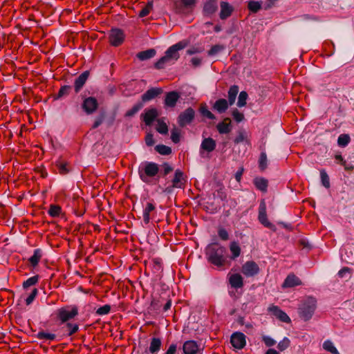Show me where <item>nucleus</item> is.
Here are the masks:
<instances>
[{
    "label": "nucleus",
    "mask_w": 354,
    "mask_h": 354,
    "mask_svg": "<svg viewBox=\"0 0 354 354\" xmlns=\"http://www.w3.org/2000/svg\"><path fill=\"white\" fill-rule=\"evenodd\" d=\"M205 254L207 261L218 268L223 266L227 261V249L217 241L209 243L205 249Z\"/></svg>",
    "instance_id": "f257e3e1"
},
{
    "label": "nucleus",
    "mask_w": 354,
    "mask_h": 354,
    "mask_svg": "<svg viewBox=\"0 0 354 354\" xmlns=\"http://www.w3.org/2000/svg\"><path fill=\"white\" fill-rule=\"evenodd\" d=\"M188 44L186 40H182L169 47L165 52V55L160 58L155 64L156 69H163L167 65L174 64L179 58V50L184 49Z\"/></svg>",
    "instance_id": "f03ea898"
},
{
    "label": "nucleus",
    "mask_w": 354,
    "mask_h": 354,
    "mask_svg": "<svg viewBox=\"0 0 354 354\" xmlns=\"http://www.w3.org/2000/svg\"><path fill=\"white\" fill-rule=\"evenodd\" d=\"M160 171L159 165L153 162L145 161L138 167V175L140 180L145 183H150L151 179L156 176Z\"/></svg>",
    "instance_id": "7ed1b4c3"
},
{
    "label": "nucleus",
    "mask_w": 354,
    "mask_h": 354,
    "mask_svg": "<svg viewBox=\"0 0 354 354\" xmlns=\"http://www.w3.org/2000/svg\"><path fill=\"white\" fill-rule=\"evenodd\" d=\"M317 300L313 297L306 298L299 307L301 319L306 322L310 319L316 309Z\"/></svg>",
    "instance_id": "20e7f679"
},
{
    "label": "nucleus",
    "mask_w": 354,
    "mask_h": 354,
    "mask_svg": "<svg viewBox=\"0 0 354 354\" xmlns=\"http://www.w3.org/2000/svg\"><path fill=\"white\" fill-rule=\"evenodd\" d=\"M78 315V308L76 306H66L56 311L57 318L61 323H65L73 319Z\"/></svg>",
    "instance_id": "39448f33"
},
{
    "label": "nucleus",
    "mask_w": 354,
    "mask_h": 354,
    "mask_svg": "<svg viewBox=\"0 0 354 354\" xmlns=\"http://www.w3.org/2000/svg\"><path fill=\"white\" fill-rule=\"evenodd\" d=\"M80 97L82 100L81 107L86 115H92L97 110L99 104L95 97H86L84 93L80 94Z\"/></svg>",
    "instance_id": "423d86ee"
},
{
    "label": "nucleus",
    "mask_w": 354,
    "mask_h": 354,
    "mask_svg": "<svg viewBox=\"0 0 354 354\" xmlns=\"http://www.w3.org/2000/svg\"><path fill=\"white\" fill-rule=\"evenodd\" d=\"M196 112L192 107H188L185 111L181 112L177 118L178 125L183 128L189 125L194 120Z\"/></svg>",
    "instance_id": "0eeeda50"
},
{
    "label": "nucleus",
    "mask_w": 354,
    "mask_h": 354,
    "mask_svg": "<svg viewBox=\"0 0 354 354\" xmlns=\"http://www.w3.org/2000/svg\"><path fill=\"white\" fill-rule=\"evenodd\" d=\"M258 219L259 222L265 227L272 231H276L277 228L274 224L268 221L266 214V205L264 200L261 201L259 207Z\"/></svg>",
    "instance_id": "6e6552de"
},
{
    "label": "nucleus",
    "mask_w": 354,
    "mask_h": 354,
    "mask_svg": "<svg viewBox=\"0 0 354 354\" xmlns=\"http://www.w3.org/2000/svg\"><path fill=\"white\" fill-rule=\"evenodd\" d=\"M183 354H203V348L194 340L185 341L182 347Z\"/></svg>",
    "instance_id": "1a4fd4ad"
},
{
    "label": "nucleus",
    "mask_w": 354,
    "mask_h": 354,
    "mask_svg": "<svg viewBox=\"0 0 354 354\" xmlns=\"http://www.w3.org/2000/svg\"><path fill=\"white\" fill-rule=\"evenodd\" d=\"M124 39V33L120 28H112L109 33V41L113 46H118L122 44Z\"/></svg>",
    "instance_id": "9d476101"
},
{
    "label": "nucleus",
    "mask_w": 354,
    "mask_h": 354,
    "mask_svg": "<svg viewBox=\"0 0 354 354\" xmlns=\"http://www.w3.org/2000/svg\"><path fill=\"white\" fill-rule=\"evenodd\" d=\"M259 267L257 263L253 261H248L243 265L241 272L247 277H252L259 274Z\"/></svg>",
    "instance_id": "9b49d317"
},
{
    "label": "nucleus",
    "mask_w": 354,
    "mask_h": 354,
    "mask_svg": "<svg viewBox=\"0 0 354 354\" xmlns=\"http://www.w3.org/2000/svg\"><path fill=\"white\" fill-rule=\"evenodd\" d=\"M246 337L241 332H234L230 337V343L236 349H242L246 345Z\"/></svg>",
    "instance_id": "f8f14e48"
},
{
    "label": "nucleus",
    "mask_w": 354,
    "mask_h": 354,
    "mask_svg": "<svg viewBox=\"0 0 354 354\" xmlns=\"http://www.w3.org/2000/svg\"><path fill=\"white\" fill-rule=\"evenodd\" d=\"M162 92L163 91L162 88L152 87L142 95L140 102H142V104L144 105L145 102L151 101L161 95Z\"/></svg>",
    "instance_id": "ddd939ff"
},
{
    "label": "nucleus",
    "mask_w": 354,
    "mask_h": 354,
    "mask_svg": "<svg viewBox=\"0 0 354 354\" xmlns=\"http://www.w3.org/2000/svg\"><path fill=\"white\" fill-rule=\"evenodd\" d=\"M158 116V110L153 107L145 109V113L141 115V117L147 126H151Z\"/></svg>",
    "instance_id": "4468645a"
},
{
    "label": "nucleus",
    "mask_w": 354,
    "mask_h": 354,
    "mask_svg": "<svg viewBox=\"0 0 354 354\" xmlns=\"http://www.w3.org/2000/svg\"><path fill=\"white\" fill-rule=\"evenodd\" d=\"M89 71H85L83 73H82L77 78L75 79L74 91L75 93H78L82 90V88L86 84L89 77Z\"/></svg>",
    "instance_id": "2eb2a0df"
},
{
    "label": "nucleus",
    "mask_w": 354,
    "mask_h": 354,
    "mask_svg": "<svg viewBox=\"0 0 354 354\" xmlns=\"http://www.w3.org/2000/svg\"><path fill=\"white\" fill-rule=\"evenodd\" d=\"M180 98L179 93L176 91H170L166 93L164 104L165 107L174 108Z\"/></svg>",
    "instance_id": "dca6fc26"
},
{
    "label": "nucleus",
    "mask_w": 354,
    "mask_h": 354,
    "mask_svg": "<svg viewBox=\"0 0 354 354\" xmlns=\"http://www.w3.org/2000/svg\"><path fill=\"white\" fill-rule=\"evenodd\" d=\"M216 147V141L212 138H205L201 144L200 153L202 156L203 151L208 153L212 152L215 150Z\"/></svg>",
    "instance_id": "f3484780"
},
{
    "label": "nucleus",
    "mask_w": 354,
    "mask_h": 354,
    "mask_svg": "<svg viewBox=\"0 0 354 354\" xmlns=\"http://www.w3.org/2000/svg\"><path fill=\"white\" fill-rule=\"evenodd\" d=\"M301 281L295 274H289L285 279L283 284V288H293L299 285H301Z\"/></svg>",
    "instance_id": "a211bd4d"
},
{
    "label": "nucleus",
    "mask_w": 354,
    "mask_h": 354,
    "mask_svg": "<svg viewBox=\"0 0 354 354\" xmlns=\"http://www.w3.org/2000/svg\"><path fill=\"white\" fill-rule=\"evenodd\" d=\"M270 311L274 315L277 319L284 323H290L291 322L290 318L288 315L278 306H272L269 308Z\"/></svg>",
    "instance_id": "6ab92c4d"
},
{
    "label": "nucleus",
    "mask_w": 354,
    "mask_h": 354,
    "mask_svg": "<svg viewBox=\"0 0 354 354\" xmlns=\"http://www.w3.org/2000/svg\"><path fill=\"white\" fill-rule=\"evenodd\" d=\"M162 341L159 337H152L151 339L149 346L145 348V353H150L151 354H158L160 350Z\"/></svg>",
    "instance_id": "aec40b11"
},
{
    "label": "nucleus",
    "mask_w": 354,
    "mask_h": 354,
    "mask_svg": "<svg viewBox=\"0 0 354 354\" xmlns=\"http://www.w3.org/2000/svg\"><path fill=\"white\" fill-rule=\"evenodd\" d=\"M220 6L221 11L219 17L221 19H225L227 17H229L234 10L233 7L228 2L226 1H221L220 3Z\"/></svg>",
    "instance_id": "412c9836"
},
{
    "label": "nucleus",
    "mask_w": 354,
    "mask_h": 354,
    "mask_svg": "<svg viewBox=\"0 0 354 354\" xmlns=\"http://www.w3.org/2000/svg\"><path fill=\"white\" fill-rule=\"evenodd\" d=\"M216 129L220 134H227L232 131L231 120L230 118H225L224 121L218 123Z\"/></svg>",
    "instance_id": "4be33fe9"
},
{
    "label": "nucleus",
    "mask_w": 354,
    "mask_h": 354,
    "mask_svg": "<svg viewBox=\"0 0 354 354\" xmlns=\"http://www.w3.org/2000/svg\"><path fill=\"white\" fill-rule=\"evenodd\" d=\"M218 9L217 0H207L203 7V12L205 15H213Z\"/></svg>",
    "instance_id": "5701e85b"
},
{
    "label": "nucleus",
    "mask_w": 354,
    "mask_h": 354,
    "mask_svg": "<svg viewBox=\"0 0 354 354\" xmlns=\"http://www.w3.org/2000/svg\"><path fill=\"white\" fill-rule=\"evenodd\" d=\"M229 105V102L225 99L221 98L214 102L213 109L218 113H223L227 110Z\"/></svg>",
    "instance_id": "b1692460"
},
{
    "label": "nucleus",
    "mask_w": 354,
    "mask_h": 354,
    "mask_svg": "<svg viewBox=\"0 0 354 354\" xmlns=\"http://www.w3.org/2000/svg\"><path fill=\"white\" fill-rule=\"evenodd\" d=\"M229 282L232 288L238 289L243 286V279L239 274H233L230 277Z\"/></svg>",
    "instance_id": "393cba45"
},
{
    "label": "nucleus",
    "mask_w": 354,
    "mask_h": 354,
    "mask_svg": "<svg viewBox=\"0 0 354 354\" xmlns=\"http://www.w3.org/2000/svg\"><path fill=\"white\" fill-rule=\"evenodd\" d=\"M184 174L180 169H176L174 173V176L171 180L173 187H176V188H183V183L181 182L183 180Z\"/></svg>",
    "instance_id": "a878e982"
},
{
    "label": "nucleus",
    "mask_w": 354,
    "mask_h": 354,
    "mask_svg": "<svg viewBox=\"0 0 354 354\" xmlns=\"http://www.w3.org/2000/svg\"><path fill=\"white\" fill-rule=\"evenodd\" d=\"M196 3V0H180L179 3H176V9L178 12H184V8H192Z\"/></svg>",
    "instance_id": "bb28decb"
},
{
    "label": "nucleus",
    "mask_w": 354,
    "mask_h": 354,
    "mask_svg": "<svg viewBox=\"0 0 354 354\" xmlns=\"http://www.w3.org/2000/svg\"><path fill=\"white\" fill-rule=\"evenodd\" d=\"M256 188L263 192H266L268 185V180L262 177H257L253 180Z\"/></svg>",
    "instance_id": "cd10ccee"
},
{
    "label": "nucleus",
    "mask_w": 354,
    "mask_h": 354,
    "mask_svg": "<svg viewBox=\"0 0 354 354\" xmlns=\"http://www.w3.org/2000/svg\"><path fill=\"white\" fill-rule=\"evenodd\" d=\"M239 88L237 85H232L230 87L227 91V97L229 104L231 106L235 102L237 94L239 93Z\"/></svg>",
    "instance_id": "c85d7f7f"
},
{
    "label": "nucleus",
    "mask_w": 354,
    "mask_h": 354,
    "mask_svg": "<svg viewBox=\"0 0 354 354\" xmlns=\"http://www.w3.org/2000/svg\"><path fill=\"white\" fill-rule=\"evenodd\" d=\"M156 54L154 48H149L146 50L141 51L137 54V57L140 61H145L153 57Z\"/></svg>",
    "instance_id": "c756f323"
},
{
    "label": "nucleus",
    "mask_w": 354,
    "mask_h": 354,
    "mask_svg": "<svg viewBox=\"0 0 354 354\" xmlns=\"http://www.w3.org/2000/svg\"><path fill=\"white\" fill-rule=\"evenodd\" d=\"M155 209V205L151 203H147L146 207L143 209V221L145 224H148L150 221L149 214Z\"/></svg>",
    "instance_id": "7c9ffc66"
},
{
    "label": "nucleus",
    "mask_w": 354,
    "mask_h": 354,
    "mask_svg": "<svg viewBox=\"0 0 354 354\" xmlns=\"http://www.w3.org/2000/svg\"><path fill=\"white\" fill-rule=\"evenodd\" d=\"M42 256V250L39 248L35 249L33 252L32 256L29 259V261L32 266L35 267L38 265V263Z\"/></svg>",
    "instance_id": "2f4dec72"
},
{
    "label": "nucleus",
    "mask_w": 354,
    "mask_h": 354,
    "mask_svg": "<svg viewBox=\"0 0 354 354\" xmlns=\"http://www.w3.org/2000/svg\"><path fill=\"white\" fill-rule=\"evenodd\" d=\"M106 117V113L104 111H101L99 114L95 118L94 122L92 125V129H95L98 128L104 121Z\"/></svg>",
    "instance_id": "473e14b6"
},
{
    "label": "nucleus",
    "mask_w": 354,
    "mask_h": 354,
    "mask_svg": "<svg viewBox=\"0 0 354 354\" xmlns=\"http://www.w3.org/2000/svg\"><path fill=\"white\" fill-rule=\"evenodd\" d=\"M144 105L142 104V102H138L136 103L133 107L127 111L124 115L126 118H131L134 116L140 109L143 108Z\"/></svg>",
    "instance_id": "72a5a7b5"
},
{
    "label": "nucleus",
    "mask_w": 354,
    "mask_h": 354,
    "mask_svg": "<svg viewBox=\"0 0 354 354\" xmlns=\"http://www.w3.org/2000/svg\"><path fill=\"white\" fill-rule=\"evenodd\" d=\"M35 337L41 340H54L56 338V335L53 333H47L44 330H41L38 332Z\"/></svg>",
    "instance_id": "f704fd0d"
},
{
    "label": "nucleus",
    "mask_w": 354,
    "mask_h": 354,
    "mask_svg": "<svg viewBox=\"0 0 354 354\" xmlns=\"http://www.w3.org/2000/svg\"><path fill=\"white\" fill-rule=\"evenodd\" d=\"M230 250L232 252V259H235L236 258L239 257L241 254V248L239 245L238 243H236V241L232 242L230 245Z\"/></svg>",
    "instance_id": "c9c22d12"
},
{
    "label": "nucleus",
    "mask_w": 354,
    "mask_h": 354,
    "mask_svg": "<svg viewBox=\"0 0 354 354\" xmlns=\"http://www.w3.org/2000/svg\"><path fill=\"white\" fill-rule=\"evenodd\" d=\"M323 348L324 350L331 353L332 354H339L338 350L335 346L333 342H331L330 340H328V339L326 340L323 343Z\"/></svg>",
    "instance_id": "e433bc0d"
},
{
    "label": "nucleus",
    "mask_w": 354,
    "mask_h": 354,
    "mask_svg": "<svg viewBox=\"0 0 354 354\" xmlns=\"http://www.w3.org/2000/svg\"><path fill=\"white\" fill-rule=\"evenodd\" d=\"M248 9L253 13H257L261 8V2L255 1V0H250L248 4Z\"/></svg>",
    "instance_id": "4c0bfd02"
},
{
    "label": "nucleus",
    "mask_w": 354,
    "mask_h": 354,
    "mask_svg": "<svg viewBox=\"0 0 354 354\" xmlns=\"http://www.w3.org/2000/svg\"><path fill=\"white\" fill-rule=\"evenodd\" d=\"M199 112L203 116L206 117L208 119H210V120L216 119V116L211 111H209L208 110L207 106L205 104L201 105L200 109H199Z\"/></svg>",
    "instance_id": "58836bf2"
},
{
    "label": "nucleus",
    "mask_w": 354,
    "mask_h": 354,
    "mask_svg": "<svg viewBox=\"0 0 354 354\" xmlns=\"http://www.w3.org/2000/svg\"><path fill=\"white\" fill-rule=\"evenodd\" d=\"M155 150L161 155L167 156L171 153V148L165 145H158Z\"/></svg>",
    "instance_id": "ea45409f"
},
{
    "label": "nucleus",
    "mask_w": 354,
    "mask_h": 354,
    "mask_svg": "<svg viewBox=\"0 0 354 354\" xmlns=\"http://www.w3.org/2000/svg\"><path fill=\"white\" fill-rule=\"evenodd\" d=\"M248 97V94L246 91H241L238 97L237 106L239 108L245 106L247 103Z\"/></svg>",
    "instance_id": "a19ab883"
},
{
    "label": "nucleus",
    "mask_w": 354,
    "mask_h": 354,
    "mask_svg": "<svg viewBox=\"0 0 354 354\" xmlns=\"http://www.w3.org/2000/svg\"><path fill=\"white\" fill-rule=\"evenodd\" d=\"M225 49V46L223 44H216L212 46L210 50L207 52L209 56H214L218 53L223 51Z\"/></svg>",
    "instance_id": "79ce46f5"
},
{
    "label": "nucleus",
    "mask_w": 354,
    "mask_h": 354,
    "mask_svg": "<svg viewBox=\"0 0 354 354\" xmlns=\"http://www.w3.org/2000/svg\"><path fill=\"white\" fill-rule=\"evenodd\" d=\"M351 138L348 134H341L337 138V144L339 147H346L350 142Z\"/></svg>",
    "instance_id": "37998d69"
},
{
    "label": "nucleus",
    "mask_w": 354,
    "mask_h": 354,
    "mask_svg": "<svg viewBox=\"0 0 354 354\" xmlns=\"http://www.w3.org/2000/svg\"><path fill=\"white\" fill-rule=\"evenodd\" d=\"M59 173L62 175H65L69 173L70 169L68 167V163L63 161H58L56 164Z\"/></svg>",
    "instance_id": "c03bdc74"
},
{
    "label": "nucleus",
    "mask_w": 354,
    "mask_h": 354,
    "mask_svg": "<svg viewBox=\"0 0 354 354\" xmlns=\"http://www.w3.org/2000/svg\"><path fill=\"white\" fill-rule=\"evenodd\" d=\"M39 275H35L33 277H31L24 281L23 283V288L24 289H26L29 288L30 286L35 285L38 281H39Z\"/></svg>",
    "instance_id": "a18cd8bd"
},
{
    "label": "nucleus",
    "mask_w": 354,
    "mask_h": 354,
    "mask_svg": "<svg viewBox=\"0 0 354 354\" xmlns=\"http://www.w3.org/2000/svg\"><path fill=\"white\" fill-rule=\"evenodd\" d=\"M174 170L173 167H171L168 162H164L160 169V175L162 176H165L169 174L171 171Z\"/></svg>",
    "instance_id": "49530a36"
},
{
    "label": "nucleus",
    "mask_w": 354,
    "mask_h": 354,
    "mask_svg": "<svg viewBox=\"0 0 354 354\" xmlns=\"http://www.w3.org/2000/svg\"><path fill=\"white\" fill-rule=\"evenodd\" d=\"M320 178L322 185L326 188L330 187L329 176L324 169L320 171Z\"/></svg>",
    "instance_id": "de8ad7c7"
},
{
    "label": "nucleus",
    "mask_w": 354,
    "mask_h": 354,
    "mask_svg": "<svg viewBox=\"0 0 354 354\" xmlns=\"http://www.w3.org/2000/svg\"><path fill=\"white\" fill-rule=\"evenodd\" d=\"M71 88H72V86L70 85L62 86L60 88L57 96L55 97V99L57 100L59 98L62 97L63 96L68 95L69 94Z\"/></svg>",
    "instance_id": "09e8293b"
},
{
    "label": "nucleus",
    "mask_w": 354,
    "mask_h": 354,
    "mask_svg": "<svg viewBox=\"0 0 354 354\" xmlns=\"http://www.w3.org/2000/svg\"><path fill=\"white\" fill-rule=\"evenodd\" d=\"M153 8V3L149 2L146 6H145L138 12V16L140 17H145L149 15L150 11Z\"/></svg>",
    "instance_id": "8fccbe9b"
},
{
    "label": "nucleus",
    "mask_w": 354,
    "mask_h": 354,
    "mask_svg": "<svg viewBox=\"0 0 354 354\" xmlns=\"http://www.w3.org/2000/svg\"><path fill=\"white\" fill-rule=\"evenodd\" d=\"M156 131L160 134L166 135L168 133V127L165 122L161 120H158Z\"/></svg>",
    "instance_id": "3c124183"
},
{
    "label": "nucleus",
    "mask_w": 354,
    "mask_h": 354,
    "mask_svg": "<svg viewBox=\"0 0 354 354\" xmlns=\"http://www.w3.org/2000/svg\"><path fill=\"white\" fill-rule=\"evenodd\" d=\"M62 212V208L59 205H50L48 213L53 217L58 216Z\"/></svg>",
    "instance_id": "603ef678"
},
{
    "label": "nucleus",
    "mask_w": 354,
    "mask_h": 354,
    "mask_svg": "<svg viewBox=\"0 0 354 354\" xmlns=\"http://www.w3.org/2000/svg\"><path fill=\"white\" fill-rule=\"evenodd\" d=\"M267 155L266 152L262 151L260 154L259 160V167L261 170H264L267 167Z\"/></svg>",
    "instance_id": "864d4df0"
},
{
    "label": "nucleus",
    "mask_w": 354,
    "mask_h": 354,
    "mask_svg": "<svg viewBox=\"0 0 354 354\" xmlns=\"http://www.w3.org/2000/svg\"><path fill=\"white\" fill-rule=\"evenodd\" d=\"M110 311H111V306L109 304H105V305L100 307L99 308H97L95 313L97 315L103 316V315H108L110 313Z\"/></svg>",
    "instance_id": "5fc2aeb1"
},
{
    "label": "nucleus",
    "mask_w": 354,
    "mask_h": 354,
    "mask_svg": "<svg viewBox=\"0 0 354 354\" xmlns=\"http://www.w3.org/2000/svg\"><path fill=\"white\" fill-rule=\"evenodd\" d=\"M290 344V339L288 337H283V339L281 341H280L279 342V344L277 345V348L281 351H283L289 347Z\"/></svg>",
    "instance_id": "6e6d98bb"
},
{
    "label": "nucleus",
    "mask_w": 354,
    "mask_h": 354,
    "mask_svg": "<svg viewBox=\"0 0 354 354\" xmlns=\"http://www.w3.org/2000/svg\"><path fill=\"white\" fill-rule=\"evenodd\" d=\"M66 327L68 329V333H67L68 336L73 335L74 333L77 332L79 330V326L76 324H72V323L68 322L66 324Z\"/></svg>",
    "instance_id": "4d7b16f0"
},
{
    "label": "nucleus",
    "mask_w": 354,
    "mask_h": 354,
    "mask_svg": "<svg viewBox=\"0 0 354 354\" xmlns=\"http://www.w3.org/2000/svg\"><path fill=\"white\" fill-rule=\"evenodd\" d=\"M351 269L347 267H344L337 273L338 276L341 278L349 279L351 277Z\"/></svg>",
    "instance_id": "13d9d810"
},
{
    "label": "nucleus",
    "mask_w": 354,
    "mask_h": 354,
    "mask_svg": "<svg viewBox=\"0 0 354 354\" xmlns=\"http://www.w3.org/2000/svg\"><path fill=\"white\" fill-rule=\"evenodd\" d=\"M160 306H161V304H160V302L159 300L153 299L151 302L149 309V310L158 313L160 309Z\"/></svg>",
    "instance_id": "bf43d9fd"
},
{
    "label": "nucleus",
    "mask_w": 354,
    "mask_h": 354,
    "mask_svg": "<svg viewBox=\"0 0 354 354\" xmlns=\"http://www.w3.org/2000/svg\"><path fill=\"white\" fill-rule=\"evenodd\" d=\"M180 132L176 128H174L171 131V139L175 144L180 142Z\"/></svg>",
    "instance_id": "052dcab7"
},
{
    "label": "nucleus",
    "mask_w": 354,
    "mask_h": 354,
    "mask_svg": "<svg viewBox=\"0 0 354 354\" xmlns=\"http://www.w3.org/2000/svg\"><path fill=\"white\" fill-rule=\"evenodd\" d=\"M37 294L38 290L37 288H33L29 296L26 299V304L27 305L31 304L37 297Z\"/></svg>",
    "instance_id": "680f3d73"
},
{
    "label": "nucleus",
    "mask_w": 354,
    "mask_h": 354,
    "mask_svg": "<svg viewBox=\"0 0 354 354\" xmlns=\"http://www.w3.org/2000/svg\"><path fill=\"white\" fill-rule=\"evenodd\" d=\"M232 115L233 116V118L237 122H241L244 119V115L242 113L239 112L236 109L232 111Z\"/></svg>",
    "instance_id": "e2e57ef3"
},
{
    "label": "nucleus",
    "mask_w": 354,
    "mask_h": 354,
    "mask_svg": "<svg viewBox=\"0 0 354 354\" xmlns=\"http://www.w3.org/2000/svg\"><path fill=\"white\" fill-rule=\"evenodd\" d=\"M218 235L219 238L223 241H227L229 239V234L227 231L223 227L218 228Z\"/></svg>",
    "instance_id": "0e129e2a"
},
{
    "label": "nucleus",
    "mask_w": 354,
    "mask_h": 354,
    "mask_svg": "<svg viewBox=\"0 0 354 354\" xmlns=\"http://www.w3.org/2000/svg\"><path fill=\"white\" fill-rule=\"evenodd\" d=\"M262 341L268 347H271L276 344V341L273 338L268 335H263Z\"/></svg>",
    "instance_id": "69168bd1"
},
{
    "label": "nucleus",
    "mask_w": 354,
    "mask_h": 354,
    "mask_svg": "<svg viewBox=\"0 0 354 354\" xmlns=\"http://www.w3.org/2000/svg\"><path fill=\"white\" fill-rule=\"evenodd\" d=\"M246 136L245 131L243 130H241L238 133V136L235 138L234 142L235 144H239L245 140Z\"/></svg>",
    "instance_id": "338daca9"
},
{
    "label": "nucleus",
    "mask_w": 354,
    "mask_h": 354,
    "mask_svg": "<svg viewBox=\"0 0 354 354\" xmlns=\"http://www.w3.org/2000/svg\"><path fill=\"white\" fill-rule=\"evenodd\" d=\"M145 142L148 147H151L155 144V140L153 139V136L151 133H148L146 135Z\"/></svg>",
    "instance_id": "774afa93"
}]
</instances>
